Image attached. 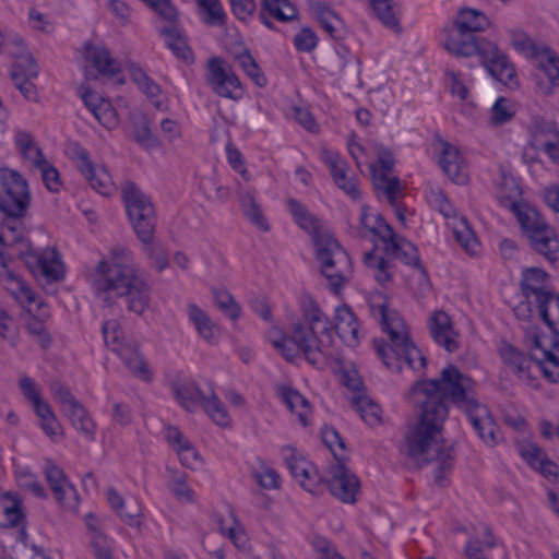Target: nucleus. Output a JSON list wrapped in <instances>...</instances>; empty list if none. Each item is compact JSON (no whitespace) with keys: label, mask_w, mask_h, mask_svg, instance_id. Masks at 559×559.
Segmentation results:
<instances>
[{"label":"nucleus","mask_w":559,"mask_h":559,"mask_svg":"<svg viewBox=\"0 0 559 559\" xmlns=\"http://www.w3.org/2000/svg\"><path fill=\"white\" fill-rule=\"evenodd\" d=\"M475 382L457 367L450 365L442 369L439 379L416 382L413 394L418 407L417 423L405 435L408 456L426 463L436 462L435 481L448 485L447 473L453 466L452 448L442 440L443 424L449 415L444 399L464 412L478 406Z\"/></svg>","instance_id":"obj_1"},{"label":"nucleus","mask_w":559,"mask_h":559,"mask_svg":"<svg viewBox=\"0 0 559 559\" xmlns=\"http://www.w3.org/2000/svg\"><path fill=\"white\" fill-rule=\"evenodd\" d=\"M96 272L98 277L94 281V288L98 295H104L105 304L110 305V295L114 293L124 298L130 312L141 316L150 307L151 286L133 263L128 248L115 246L110 250V261H99Z\"/></svg>","instance_id":"obj_2"},{"label":"nucleus","mask_w":559,"mask_h":559,"mask_svg":"<svg viewBox=\"0 0 559 559\" xmlns=\"http://www.w3.org/2000/svg\"><path fill=\"white\" fill-rule=\"evenodd\" d=\"M300 310L301 320L293 325L292 335L272 344L288 361L300 350L311 365H324L333 357L330 319L309 295L302 296Z\"/></svg>","instance_id":"obj_3"},{"label":"nucleus","mask_w":559,"mask_h":559,"mask_svg":"<svg viewBox=\"0 0 559 559\" xmlns=\"http://www.w3.org/2000/svg\"><path fill=\"white\" fill-rule=\"evenodd\" d=\"M371 309L373 317L379 320L389 337V342L383 340L373 342L376 353L385 367L393 372H400L405 362L414 371L424 369L427 359L412 341L403 318L389 307L385 299L372 305Z\"/></svg>","instance_id":"obj_4"},{"label":"nucleus","mask_w":559,"mask_h":559,"mask_svg":"<svg viewBox=\"0 0 559 559\" xmlns=\"http://www.w3.org/2000/svg\"><path fill=\"white\" fill-rule=\"evenodd\" d=\"M534 304L551 335L540 333L537 328L527 329L526 336L532 340V357L538 362L545 378L551 382H558L559 333L556 330L555 318H559V295L549 290Z\"/></svg>","instance_id":"obj_5"},{"label":"nucleus","mask_w":559,"mask_h":559,"mask_svg":"<svg viewBox=\"0 0 559 559\" xmlns=\"http://www.w3.org/2000/svg\"><path fill=\"white\" fill-rule=\"evenodd\" d=\"M31 203L26 180L14 170L0 173V211L4 214L3 238L11 241H28L22 221Z\"/></svg>","instance_id":"obj_6"},{"label":"nucleus","mask_w":559,"mask_h":559,"mask_svg":"<svg viewBox=\"0 0 559 559\" xmlns=\"http://www.w3.org/2000/svg\"><path fill=\"white\" fill-rule=\"evenodd\" d=\"M447 49L460 57L478 55L490 75L502 84H510L515 78L513 64L495 43L471 36L469 40L451 39L447 44Z\"/></svg>","instance_id":"obj_7"},{"label":"nucleus","mask_w":559,"mask_h":559,"mask_svg":"<svg viewBox=\"0 0 559 559\" xmlns=\"http://www.w3.org/2000/svg\"><path fill=\"white\" fill-rule=\"evenodd\" d=\"M121 193L138 239L144 245H148L154 240L156 228L155 209L151 198L132 181L123 182Z\"/></svg>","instance_id":"obj_8"},{"label":"nucleus","mask_w":559,"mask_h":559,"mask_svg":"<svg viewBox=\"0 0 559 559\" xmlns=\"http://www.w3.org/2000/svg\"><path fill=\"white\" fill-rule=\"evenodd\" d=\"M3 224L0 230V245L12 247L26 263V267L35 276H43L47 283L60 282L64 278V265L59 253L52 248L36 251L29 241H11L3 237Z\"/></svg>","instance_id":"obj_9"},{"label":"nucleus","mask_w":559,"mask_h":559,"mask_svg":"<svg viewBox=\"0 0 559 559\" xmlns=\"http://www.w3.org/2000/svg\"><path fill=\"white\" fill-rule=\"evenodd\" d=\"M316 255L322 275L328 280L331 289L337 294L352 275L348 253L332 236L317 240Z\"/></svg>","instance_id":"obj_10"},{"label":"nucleus","mask_w":559,"mask_h":559,"mask_svg":"<svg viewBox=\"0 0 559 559\" xmlns=\"http://www.w3.org/2000/svg\"><path fill=\"white\" fill-rule=\"evenodd\" d=\"M206 82L213 92L224 98L239 100L245 94L242 84L231 67L219 57H213L207 62Z\"/></svg>","instance_id":"obj_11"},{"label":"nucleus","mask_w":559,"mask_h":559,"mask_svg":"<svg viewBox=\"0 0 559 559\" xmlns=\"http://www.w3.org/2000/svg\"><path fill=\"white\" fill-rule=\"evenodd\" d=\"M70 154L71 158L76 163L78 169L95 191L102 195L111 194L114 185L105 167L94 165L88 152L78 143L70 146Z\"/></svg>","instance_id":"obj_12"},{"label":"nucleus","mask_w":559,"mask_h":559,"mask_svg":"<svg viewBox=\"0 0 559 559\" xmlns=\"http://www.w3.org/2000/svg\"><path fill=\"white\" fill-rule=\"evenodd\" d=\"M331 479L328 481L331 493L345 503H354L359 489L358 478L338 460L330 468Z\"/></svg>","instance_id":"obj_13"},{"label":"nucleus","mask_w":559,"mask_h":559,"mask_svg":"<svg viewBox=\"0 0 559 559\" xmlns=\"http://www.w3.org/2000/svg\"><path fill=\"white\" fill-rule=\"evenodd\" d=\"M322 68L333 76L359 81V62L345 47L326 52L322 59Z\"/></svg>","instance_id":"obj_14"},{"label":"nucleus","mask_w":559,"mask_h":559,"mask_svg":"<svg viewBox=\"0 0 559 559\" xmlns=\"http://www.w3.org/2000/svg\"><path fill=\"white\" fill-rule=\"evenodd\" d=\"M500 204L508 207L515 215L528 239L535 235L538 236L543 230L550 227L535 207L504 197L500 199Z\"/></svg>","instance_id":"obj_15"},{"label":"nucleus","mask_w":559,"mask_h":559,"mask_svg":"<svg viewBox=\"0 0 559 559\" xmlns=\"http://www.w3.org/2000/svg\"><path fill=\"white\" fill-rule=\"evenodd\" d=\"M428 330L431 338L447 352L459 349L457 336L451 318L442 310L433 311L428 319Z\"/></svg>","instance_id":"obj_16"},{"label":"nucleus","mask_w":559,"mask_h":559,"mask_svg":"<svg viewBox=\"0 0 559 559\" xmlns=\"http://www.w3.org/2000/svg\"><path fill=\"white\" fill-rule=\"evenodd\" d=\"M322 162L329 168L335 185L354 200L360 198V191L354 178L347 177V163L335 152L324 150L321 154Z\"/></svg>","instance_id":"obj_17"},{"label":"nucleus","mask_w":559,"mask_h":559,"mask_svg":"<svg viewBox=\"0 0 559 559\" xmlns=\"http://www.w3.org/2000/svg\"><path fill=\"white\" fill-rule=\"evenodd\" d=\"M15 258L25 262L21 255L15 253L12 247H9L8 245H0V278L15 283L16 288L14 294L16 298L22 302L25 301L27 304H33L36 301V294L34 290L9 269V262ZM24 264L26 265V263Z\"/></svg>","instance_id":"obj_18"},{"label":"nucleus","mask_w":559,"mask_h":559,"mask_svg":"<svg viewBox=\"0 0 559 559\" xmlns=\"http://www.w3.org/2000/svg\"><path fill=\"white\" fill-rule=\"evenodd\" d=\"M330 323H332L330 321ZM332 330L336 332L338 337L348 346H356L359 342V324L352 311V309L344 305L336 307L334 314V324H331Z\"/></svg>","instance_id":"obj_19"},{"label":"nucleus","mask_w":559,"mask_h":559,"mask_svg":"<svg viewBox=\"0 0 559 559\" xmlns=\"http://www.w3.org/2000/svg\"><path fill=\"white\" fill-rule=\"evenodd\" d=\"M441 156L439 164L444 174L455 183L464 185L467 182V174L463 165V158L454 145L440 140Z\"/></svg>","instance_id":"obj_20"},{"label":"nucleus","mask_w":559,"mask_h":559,"mask_svg":"<svg viewBox=\"0 0 559 559\" xmlns=\"http://www.w3.org/2000/svg\"><path fill=\"white\" fill-rule=\"evenodd\" d=\"M478 437L488 445L498 443V428L487 408L478 402L477 407L465 412Z\"/></svg>","instance_id":"obj_21"},{"label":"nucleus","mask_w":559,"mask_h":559,"mask_svg":"<svg viewBox=\"0 0 559 559\" xmlns=\"http://www.w3.org/2000/svg\"><path fill=\"white\" fill-rule=\"evenodd\" d=\"M287 206L296 224L312 235L314 246H317V240L319 238L332 237L326 229L321 227L319 219L316 218L299 201L290 198L287 200Z\"/></svg>","instance_id":"obj_22"},{"label":"nucleus","mask_w":559,"mask_h":559,"mask_svg":"<svg viewBox=\"0 0 559 559\" xmlns=\"http://www.w3.org/2000/svg\"><path fill=\"white\" fill-rule=\"evenodd\" d=\"M260 2L259 20L270 29H274L270 17L280 22H288L297 17V9L288 0H260Z\"/></svg>","instance_id":"obj_23"},{"label":"nucleus","mask_w":559,"mask_h":559,"mask_svg":"<svg viewBox=\"0 0 559 559\" xmlns=\"http://www.w3.org/2000/svg\"><path fill=\"white\" fill-rule=\"evenodd\" d=\"M83 53L85 60L102 75L112 76L120 71L119 62L114 59L109 50L103 46L86 43L83 47Z\"/></svg>","instance_id":"obj_24"},{"label":"nucleus","mask_w":559,"mask_h":559,"mask_svg":"<svg viewBox=\"0 0 559 559\" xmlns=\"http://www.w3.org/2000/svg\"><path fill=\"white\" fill-rule=\"evenodd\" d=\"M528 240L531 248L537 254L543 255L551 265L559 266V238L551 227Z\"/></svg>","instance_id":"obj_25"},{"label":"nucleus","mask_w":559,"mask_h":559,"mask_svg":"<svg viewBox=\"0 0 559 559\" xmlns=\"http://www.w3.org/2000/svg\"><path fill=\"white\" fill-rule=\"evenodd\" d=\"M385 251L392 254L395 259L401 260L407 265H412L418 269L423 274H426V270L420 263L417 248L408 240L403 237H399L395 233L392 239L385 242Z\"/></svg>","instance_id":"obj_26"},{"label":"nucleus","mask_w":559,"mask_h":559,"mask_svg":"<svg viewBox=\"0 0 559 559\" xmlns=\"http://www.w3.org/2000/svg\"><path fill=\"white\" fill-rule=\"evenodd\" d=\"M526 338L532 343V340L526 336ZM501 357L503 362L508 368L511 369L512 372H514L519 379L523 381L530 382L532 377L530 373L531 362L534 361L538 368V362L533 359L532 354L530 357H526L524 354H522L520 350H518L515 347L511 345H507L501 350ZM543 373L544 371L539 369Z\"/></svg>","instance_id":"obj_27"},{"label":"nucleus","mask_w":559,"mask_h":559,"mask_svg":"<svg viewBox=\"0 0 559 559\" xmlns=\"http://www.w3.org/2000/svg\"><path fill=\"white\" fill-rule=\"evenodd\" d=\"M159 34L165 38L166 46L177 58L186 62L193 61V53L179 24H167L159 29Z\"/></svg>","instance_id":"obj_28"},{"label":"nucleus","mask_w":559,"mask_h":559,"mask_svg":"<svg viewBox=\"0 0 559 559\" xmlns=\"http://www.w3.org/2000/svg\"><path fill=\"white\" fill-rule=\"evenodd\" d=\"M236 192L245 216L259 229L263 231L270 230V225L255 202L254 191L238 182Z\"/></svg>","instance_id":"obj_29"},{"label":"nucleus","mask_w":559,"mask_h":559,"mask_svg":"<svg viewBox=\"0 0 559 559\" xmlns=\"http://www.w3.org/2000/svg\"><path fill=\"white\" fill-rule=\"evenodd\" d=\"M117 355L122 359L129 371L144 381H150L152 374L146 367V364L139 353L138 346L133 342H128L124 345L117 347Z\"/></svg>","instance_id":"obj_30"},{"label":"nucleus","mask_w":559,"mask_h":559,"mask_svg":"<svg viewBox=\"0 0 559 559\" xmlns=\"http://www.w3.org/2000/svg\"><path fill=\"white\" fill-rule=\"evenodd\" d=\"M548 280V274L539 267H530L523 272L521 281V289L525 299H534L544 297L549 292L545 287V283Z\"/></svg>","instance_id":"obj_31"},{"label":"nucleus","mask_w":559,"mask_h":559,"mask_svg":"<svg viewBox=\"0 0 559 559\" xmlns=\"http://www.w3.org/2000/svg\"><path fill=\"white\" fill-rule=\"evenodd\" d=\"M312 13L322 28L334 39H340L345 27L344 21L320 1L309 2Z\"/></svg>","instance_id":"obj_32"},{"label":"nucleus","mask_w":559,"mask_h":559,"mask_svg":"<svg viewBox=\"0 0 559 559\" xmlns=\"http://www.w3.org/2000/svg\"><path fill=\"white\" fill-rule=\"evenodd\" d=\"M284 404L292 413H296L302 426H308V415L310 414V404L308 400L298 391L287 385H281L277 389Z\"/></svg>","instance_id":"obj_33"},{"label":"nucleus","mask_w":559,"mask_h":559,"mask_svg":"<svg viewBox=\"0 0 559 559\" xmlns=\"http://www.w3.org/2000/svg\"><path fill=\"white\" fill-rule=\"evenodd\" d=\"M44 473L58 502L62 503L68 493L74 492V488L67 479L63 471L51 461L46 462Z\"/></svg>","instance_id":"obj_34"},{"label":"nucleus","mask_w":559,"mask_h":559,"mask_svg":"<svg viewBox=\"0 0 559 559\" xmlns=\"http://www.w3.org/2000/svg\"><path fill=\"white\" fill-rule=\"evenodd\" d=\"M457 31L461 35L474 32H484L489 27L488 17L480 11L464 8L459 12L455 21Z\"/></svg>","instance_id":"obj_35"},{"label":"nucleus","mask_w":559,"mask_h":559,"mask_svg":"<svg viewBox=\"0 0 559 559\" xmlns=\"http://www.w3.org/2000/svg\"><path fill=\"white\" fill-rule=\"evenodd\" d=\"M530 145L543 151L547 143L558 140L559 131L555 124L542 119H535L530 127Z\"/></svg>","instance_id":"obj_36"},{"label":"nucleus","mask_w":559,"mask_h":559,"mask_svg":"<svg viewBox=\"0 0 559 559\" xmlns=\"http://www.w3.org/2000/svg\"><path fill=\"white\" fill-rule=\"evenodd\" d=\"M173 391L177 402L189 412H194L205 399L200 388L193 382L175 384Z\"/></svg>","instance_id":"obj_37"},{"label":"nucleus","mask_w":559,"mask_h":559,"mask_svg":"<svg viewBox=\"0 0 559 559\" xmlns=\"http://www.w3.org/2000/svg\"><path fill=\"white\" fill-rule=\"evenodd\" d=\"M512 47L526 58H543L547 46L535 43L524 31L512 28L509 31Z\"/></svg>","instance_id":"obj_38"},{"label":"nucleus","mask_w":559,"mask_h":559,"mask_svg":"<svg viewBox=\"0 0 559 559\" xmlns=\"http://www.w3.org/2000/svg\"><path fill=\"white\" fill-rule=\"evenodd\" d=\"M360 224L384 243L394 236L393 228L378 213H368V207H361Z\"/></svg>","instance_id":"obj_39"},{"label":"nucleus","mask_w":559,"mask_h":559,"mask_svg":"<svg viewBox=\"0 0 559 559\" xmlns=\"http://www.w3.org/2000/svg\"><path fill=\"white\" fill-rule=\"evenodd\" d=\"M369 7L373 11L374 15L381 21V23L393 31L395 34L402 33V26L400 19L396 16L394 11V3L392 0H367Z\"/></svg>","instance_id":"obj_40"},{"label":"nucleus","mask_w":559,"mask_h":559,"mask_svg":"<svg viewBox=\"0 0 559 559\" xmlns=\"http://www.w3.org/2000/svg\"><path fill=\"white\" fill-rule=\"evenodd\" d=\"M64 413L71 420L72 426L79 432L84 435L88 440H94L96 425L91 418L87 409L80 402L78 404H74Z\"/></svg>","instance_id":"obj_41"},{"label":"nucleus","mask_w":559,"mask_h":559,"mask_svg":"<svg viewBox=\"0 0 559 559\" xmlns=\"http://www.w3.org/2000/svg\"><path fill=\"white\" fill-rule=\"evenodd\" d=\"M200 13L202 14V21L209 26L221 27L226 23V13L223 9L221 0H194Z\"/></svg>","instance_id":"obj_42"},{"label":"nucleus","mask_w":559,"mask_h":559,"mask_svg":"<svg viewBox=\"0 0 559 559\" xmlns=\"http://www.w3.org/2000/svg\"><path fill=\"white\" fill-rule=\"evenodd\" d=\"M188 316L201 337L207 342H213L215 340V325L200 307L195 304H189Z\"/></svg>","instance_id":"obj_43"},{"label":"nucleus","mask_w":559,"mask_h":559,"mask_svg":"<svg viewBox=\"0 0 559 559\" xmlns=\"http://www.w3.org/2000/svg\"><path fill=\"white\" fill-rule=\"evenodd\" d=\"M234 59L238 62L239 67L254 82L255 85L259 87L266 85V78L261 72L258 63L248 49L243 48L241 51L235 52Z\"/></svg>","instance_id":"obj_44"},{"label":"nucleus","mask_w":559,"mask_h":559,"mask_svg":"<svg viewBox=\"0 0 559 559\" xmlns=\"http://www.w3.org/2000/svg\"><path fill=\"white\" fill-rule=\"evenodd\" d=\"M353 405L361 419L369 426H378L381 423V407L368 396L359 395L353 399Z\"/></svg>","instance_id":"obj_45"},{"label":"nucleus","mask_w":559,"mask_h":559,"mask_svg":"<svg viewBox=\"0 0 559 559\" xmlns=\"http://www.w3.org/2000/svg\"><path fill=\"white\" fill-rule=\"evenodd\" d=\"M201 406L216 425L222 427L229 426L230 417L228 412L224 403L213 391L211 392L210 396H205V399H203Z\"/></svg>","instance_id":"obj_46"},{"label":"nucleus","mask_w":559,"mask_h":559,"mask_svg":"<svg viewBox=\"0 0 559 559\" xmlns=\"http://www.w3.org/2000/svg\"><path fill=\"white\" fill-rule=\"evenodd\" d=\"M364 263L367 267L374 271V278L380 285L385 286L391 282L392 275L389 271V262L382 257H377L376 249L364 254Z\"/></svg>","instance_id":"obj_47"},{"label":"nucleus","mask_w":559,"mask_h":559,"mask_svg":"<svg viewBox=\"0 0 559 559\" xmlns=\"http://www.w3.org/2000/svg\"><path fill=\"white\" fill-rule=\"evenodd\" d=\"M21 500L17 496L7 492L0 498V508L5 518L7 525L16 526L23 519Z\"/></svg>","instance_id":"obj_48"},{"label":"nucleus","mask_w":559,"mask_h":559,"mask_svg":"<svg viewBox=\"0 0 559 559\" xmlns=\"http://www.w3.org/2000/svg\"><path fill=\"white\" fill-rule=\"evenodd\" d=\"M216 307L231 320L240 317V307L234 299L233 295L226 289L214 288L212 290Z\"/></svg>","instance_id":"obj_49"},{"label":"nucleus","mask_w":559,"mask_h":559,"mask_svg":"<svg viewBox=\"0 0 559 559\" xmlns=\"http://www.w3.org/2000/svg\"><path fill=\"white\" fill-rule=\"evenodd\" d=\"M485 533V540L484 546L480 544V542L477 538H469L466 547H465V555L467 559H486L484 554V548L492 549L496 546L495 536L492 535L490 528L488 526H485L484 528Z\"/></svg>","instance_id":"obj_50"},{"label":"nucleus","mask_w":559,"mask_h":559,"mask_svg":"<svg viewBox=\"0 0 559 559\" xmlns=\"http://www.w3.org/2000/svg\"><path fill=\"white\" fill-rule=\"evenodd\" d=\"M515 115V108L510 99L499 97L491 107L490 121L493 126H501L510 121Z\"/></svg>","instance_id":"obj_51"},{"label":"nucleus","mask_w":559,"mask_h":559,"mask_svg":"<svg viewBox=\"0 0 559 559\" xmlns=\"http://www.w3.org/2000/svg\"><path fill=\"white\" fill-rule=\"evenodd\" d=\"M102 332L104 341L107 346L111 347L112 352L128 343L124 340L123 331L117 320H108L103 323Z\"/></svg>","instance_id":"obj_52"},{"label":"nucleus","mask_w":559,"mask_h":559,"mask_svg":"<svg viewBox=\"0 0 559 559\" xmlns=\"http://www.w3.org/2000/svg\"><path fill=\"white\" fill-rule=\"evenodd\" d=\"M133 139L144 148H154L159 145L158 139L151 131L148 121L145 118L134 123Z\"/></svg>","instance_id":"obj_53"},{"label":"nucleus","mask_w":559,"mask_h":559,"mask_svg":"<svg viewBox=\"0 0 559 559\" xmlns=\"http://www.w3.org/2000/svg\"><path fill=\"white\" fill-rule=\"evenodd\" d=\"M538 63L549 81L559 86V57L547 47L543 52V58H538Z\"/></svg>","instance_id":"obj_54"},{"label":"nucleus","mask_w":559,"mask_h":559,"mask_svg":"<svg viewBox=\"0 0 559 559\" xmlns=\"http://www.w3.org/2000/svg\"><path fill=\"white\" fill-rule=\"evenodd\" d=\"M287 466L292 473V475L298 479L304 488H307L306 481L311 480V464L302 459L292 456L287 459Z\"/></svg>","instance_id":"obj_55"},{"label":"nucleus","mask_w":559,"mask_h":559,"mask_svg":"<svg viewBox=\"0 0 559 559\" xmlns=\"http://www.w3.org/2000/svg\"><path fill=\"white\" fill-rule=\"evenodd\" d=\"M519 453L523 460L534 469H537L548 457L547 454L535 443H523L519 447Z\"/></svg>","instance_id":"obj_56"},{"label":"nucleus","mask_w":559,"mask_h":559,"mask_svg":"<svg viewBox=\"0 0 559 559\" xmlns=\"http://www.w3.org/2000/svg\"><path fill=\"white\" fill-rule=\"evenodd\" d=\"M91 546L96 559H112L111 544L98 528H93Z\"/></svg>","instance_id":"obj_57"},{"label":"nucleus","mask_w":559,"mask_h":559,"mask_svg":"<svg viewBox=\"0 0 559 559\" xmlns=\"http://www.w3.org/2000/svg\"><path fill=\"white\" fill-rule=\"evenodd\" d=\"M38 169L40 170L45 187L52 193L59 192L62 188V182L58 169L48 160L38 167Z\"/></svg>","instance_id":"obj_58"},{"label":"nucleus","mask_w":559,"mask_h":559,"mask_svg":"<svg viewBox=\"0 0 559 559\" xmlns=\"http://www.w3.org/2000/svg\"><path fill=\"white\" fill-rule=\"evenodd\" d=\"M169 489L178 500L193 502V490L188 486L186 475L181 474L171 479Z\"/></svg>","instance_id":"obj_59"},{"label":"nucleus","mask_w":559,"mask_h":559,"mask_svg":"<svg viewBox=\"0 0 559 559\" xmlns=\"http://www.w3.org/2000/svg\"><path fill=\"white\" fill-rule=\"evenodd\" d=\"M253 477L260 487L264 489H277L280 487L278 473L269 466H263L261 471H254Z\"/></svg>","instance_id":"obj_60"},{"label":"nucleus","mask_w":559,"mask_h":559,"mask_svg":"<svg viewBox=\"0 0 559 559\" xmlns=\"http://www.w3.org/2000/svg\"><path fill=\"white\" fill-rule=\"evenodd\" d=\"M234 15L241 22H248L253 16L257 4L254 0H228Z\"/></svg>","instance_id":"obj_61"},{"label":"nucleus","mask_w":559,"mask_h":559,"mask_svg":"<svg viewBox=\"0 0 559 559\" xmlns=\"http://www.w3.org/2000/svg\"><path fill=\"white\" fill-rule=\"evenodd\" d=\"M318 43V38L308 27H304L298 34L295 35L294 44L297 50L310 52L312 51Z\"/></svg>","instance_id":"obj_62"},{"label":"nucleus","mask_w":559,"mask_h":559,"mask_svg":"<svg viewBox=\"0 0 559 559\" xmlns=\"http://www.w3.org/2000/svg\"><path fill=\"white\" fill-rule=\"evenodd\" d=\"M50 389L55 399L61 404L63 412L79 403L70 390L60 382H53Z\"/></svg>","instance_id":"obj_63"},{"label":"nucleus","mask_w":559,"mask_h":559,"mask_svg":"<svg viewBox=\"0 0 559 559\" xmlns=\"http://www.w3.org/2000/svg\"><path fill=\"white\" fill-rule=\"evenodd\" d=\"M11 79L15 87L26 99L36 100L37 92L36 86L32 82V79H23L22 75L15 70L11 71Z\"/></svg>","instance_id":"obj_64"}]
</instances>
